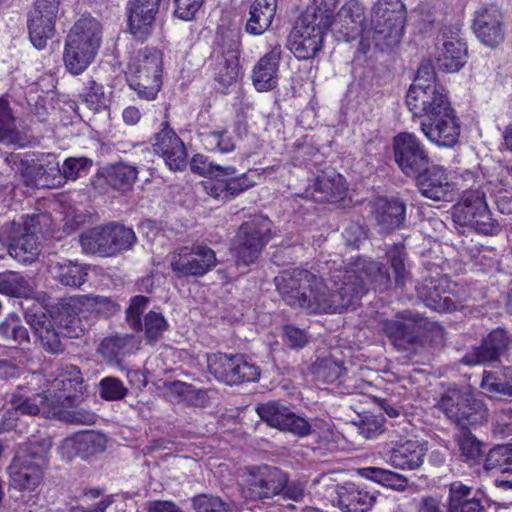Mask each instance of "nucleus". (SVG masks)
Instances as JSON below:
<instances>
[{"mask_svg": "<svg viewBox=\"0 0 512 512\" xmlns=\"http://www.w3.org/2000/svg\"><path fill=\"white\" fill-rule=\"evenodd\" d=\"M386 264L359 259L347 269H337L330 276V285L307 270L284 272L275 277V285L283 300L294 308L312 314L342 313L356 305L368 288L384 292L392 285L403 287L410 279L408 258L401 243L386 251Z\"/></svg>", "mask_w": 512, "mask_h": 512, "instance_id": "f257e3e1", "label": "nucleus"}, {"mask_svg": "<svg viewBox=\"0 0 512 512\" xmlns=\"http://www.w3.org/2000/svg\"><path fill=\"white\" fill-rule=\"evenodd\" d=\"M406 104L414 117L421 118L424 135L433 143L453 147L460 136V124L447 95L436 83L433 65L422 62L407 95Z\"/></svg>", "mask_w": 512, "mask_h": 512, "instance_id": "f03ea898", "label": "nucleus"}, {"mask_svg": "<svg viewBox=\"0 0 512 512\" xmlns=\"http://www.w3.org/2000/svg\"><path fill=\"white\" fill-rule=\"evenodd\" d=\"M101 25L94 18H81L66 37L63 61L74 75L82 73L94 60L101 42Z\"/></svg>", "mask_w": 512, "mask_h": 512, "instance_id": "7ed1b4c3", "label": "nucleus"}, {"mask_svg": "<svg viewBox=\"0 0 512 512\" xmlns=\"http://www.w3.org/2000/svg\"><path fill=\"white\" fill-rule=\"evenodd\" d=\"M436 407L457 428L481 426L489 420L487 405L475 396L470 386L450 387L437 400Z\"/></svg>", "mask_w": 512, "mask_h": 512, "instance_id": "20e7f679", "label": "nucleus"}, {"mask_svg": "<svg viewBox=\"0 0 512 512\" xmlns=\"http://www.w3.org/2000/svg\"><path fill=\"white\" fill-rule=\"evenodd\" d=\"M382 330L389 342L399 351H411L422 347L427 331L438 334H443L444 331L438 323L412 310H403L393 319H386L382 324Z\"/></svg>", "mask_w": 512, "mask_h": 512, "instance_id": "39448f33", "label": "nucleus"}, {"mask_svg": "<svg viewBox=\"0 0 512 512\" xmlns=\"http://www.w3.org/2000/svg\"><path fill=\"white\" fill-rule=\"evenodd\" d=\"M38 215H22L0 228V242L7 247L15 260L31 264L41 253V242L37 236Z\"/></svg>", "mask_w": 512, "mask_h": 512, "instance_id": "423d86ee", "label": "nucleus"}, {"mask_svg": "<svg viewBox=\"0 0 512 512\" xmlns=\"http://www.w3.org/2000/svg\"><path fill=\"white\" fill-rule=\"evenodd\" d=\"M372 40L380 51L397 46L402 39L407 9L401 0H377L373 6Z\"/></svg>", "mask_w": 512, "mask_h": 512, "instance_id": "0eeeda50", "label": "nucleus"}, {"mask_svg": "<svg viewBox=\"0 0 512 512\" xmlns=\"http://www.w3.org/2000/svg\"><path fill=\"white\" fill-rule=\"evenodd\" d=\"M285 484V472L278 467L262 464L246 467L238 485L245 501L270 505L280 495Z\"/></svg>", "mask_w": 512, "mask_h": 512, "instance_id": "6e6552de", "label": "nucleus"}, {"mask_svg": "<svg viewBox=\"0 0 512 512\" xmlns=\"http://www.w3.org/2000/svg\"><path fill=\"white\" fill-rule=\"evenodd\" d=\"M452 218L455 224L483 235H496L500 231L488 208L485 193L479 189L463 193L461 200L452 208Z\"/></svg>", "mask_w": 512, "mask_h": 512, "instance_id": "1a4fd4ad", "label": "nucleus"}, {"mask_svg": "<svg viewBox=\"0 0 512 512\" xmlns=\"http://www.w3.org/2000/svg\"><path fill=\"white\" fill-rule=\"evenodd\" d=\"M328 29L326 18L305 10L288 36L287 47L300 60L312 59L322 49Z\"/></svg>", "mask_w": 512, "mask_h": 512, "instance_id": "9d476101", "label": "nucleus"}, {"mask_svg": "<svg viewBox=\"0 0 512 512\" xmlns=\"http://www.w3.org/2000/svg\"><path fill=\"white\" fill-rule=\"evenodd\" d=\"M162 56L157 50L146 49L129 66L127 81L138 97L153 100L161 85Z\"/></svg>", "mask_w": 512, "mask_h": 512, "instance_id": "9b49d317", "label": "nucleus"}, {"mask_svg": "<svg viewBox=\"0 0 512 512\" xmlns=\"http://www.w3.org/2000/svg\"><path fill=\"white\" fill-rule=\"evenodd\" d=\"M271 228V221L262 215L241 224L234 242L238 265L248 266L258 259L262 249L271 239Z\"/></svg>", "mask_w": 512, "mask_h": 512, "instance_id": "f8f14e48", "label": "nucleus"}, {"mask_svg": "<svg viewBox=\"0 0 512 512\" xmlns=\"http://www.w3.org/2000/svg\"><path fill=\"white\" fill-rule=\"evenodd\" d=\"M207 364L210 374L231 386L255 382L260 377V368L242 354L213 353L207 356Z\"/></svg>", "mask_w": 512, "mask_h": 512, "instance_id": "ddd939ff", "label": "nucleus"}, {"mask_svg": "<svg viewBox=\"0 0 512 512\" xmlns=\"http://www.w3.org/2000/svg\"><path fill=\"white\" fill-rule=\"evenodd\" d=\"M472 28L476 37L490 48L499 46L505 40L506 15L497 2H485L473 13Z\"/></svg>", "mask_w": 512, "mask_h": 512, "instance_id": "4468645a", "label": "nucleus"}, {"mask_svg": "<svg viewBox=\"0 0 512 512\" xmlns=\"http://www.w3.org/2000/svg\"><path fill=\"white\" fill-rule=\"evenodd\" d=\"M23 315L46 353L59 355L65 351L64 340L69 337H66L63 330L51 321L40 305L25 308Z\"/></svg>", "mask_w": 512, "mask_h": 512, "instance_id": "2eb2a0df", "label": "nucleus"}, {"mask_svg": "<svg viewBox=\"0 0 512 512\" xmlns=\"http://www.w3.org/2000/svg\"><path fill=\"white\" fill-rule=\"evenodd\" d=\"M394 159L408 177H416L428 166L430 158L420 139L409 132H401L393 139Z\"/></svg>", "mask_w": 512, "mask_h": 512, "instance_id": "dca6fc26", "label": "nucleus"}, {"mask_svg": "<svg viewBox=\"0 0 512 512\" xmlns=\"http://www.w3.org/2000/svg\"><path fill=\"white\" fill-rule=\"evenodd\" d=\"M215 252L204 245L183 247L175 253L170 261L171 268L177 277L203 276L215 267Z\"/></svg>", "mask_w": 512, "mask_h": 512, "instance_id": "f3484780", "label": "nucleus"}, {"mask_svg": "<svg viewBox=\"0 0 512 512\" xmlns=\"http://www.w3.org/2000/svg\"><path fill=\"white\" fill-rule=\"evenodd\" d=\"M261 420L269 426L290 432L298 437H306L313 433L312 425L303 417L296 415L280 402H268L256 409Z\"/></svg>", "mask_w": 512, "mask_h": 512, "instance_id": "a211bd4d", "label": "nucleus"}, {"mask_svg": "<svg viewBox=\"0 0 512 512\" xmlns=\"http://www.w3.org/2000/svg\"><path fill=\"white\" fill-rule=\"evenodd\" d=\"M437 63L441 70L458 72L467 62L468 50L458 29L444 27L441 29L437 42Z\"/></svg>", "mask_w": 512, "mask_h": 512, "instance_id": "6ab92c4d", "label": "nucleus"}, {"mask_svg": "<svg viewBox=\"0 0 512 512\" xmlns=\"http://www.w3.org/2000/svg\"><path fill=\"white\" fill-rule=\"evenodd\" d=\"M365 19L364 6L357 0H349L336 13L330 28L337 41L350 42L361 35Z\"/></svg>", "mask_w": 512, "mask_h": 512, "instance_id": "aec40b11", "label": "nucleus"}, {"mask_svg": "<svg viewBox=\"0 0 512 512\" xmlns=\"http://www.w3.org/2000/svg\"><path fill=\"white\" fill-rule=\"evenodd\" d=\"M161 126V130L155 134L154 151L171 171H183L188 164L185 145L168 122H163Z\"/></svg>", "mask_w": 512, "mask_h": 512, "instance_id": "412c9836", "label": "nucleus"}, {"mask_svg": "<svg viewBox=\"0 0 512 512\" xmlns=\"http://www.w3.org/2000/svg\"><path fill=\"white\" fill-rule=\"evenodd\" d=\"M510 339L502 328L493 329L479 346L467 352L461 363L468 366L497 362L508 351Z\"/></svg>", "mask_w": 512, "mask_h": 512, "instance_id": "4be33fe9", "label": "nucleus"}, {"mask_svg": "<svg viewBox=\"0 0 512 512\" xmlns=\"http://www.w3.org/2000/svg\"><path fill=\"white\" fill-rule=\"evenodd\" d=\"M161 0H129L127 4L129 32L144 41L152 33Z\"/></svg>", "mask_w": 512, "mask_h": 512, "instance_id": "5701e85b", "label": "nucleus"}, {"mask_svg": "<svg viewBox=\"0 0 512 512\" xmlns=\"http://www.w3.org/2000/svg\"><path fill=\"white\" fill-rule=\"evenodd\" d=\"M417 186L426 198L434 201H452L454 184L449 180L446 171L437 165L426 166L418 175Z\"/></svg>", "mask_w": 512, "mask_h": 512, "instance_id": "b1692460", "label": "nucleus"}, {"mask_svg": "<svg viewBox=\"0 0 512 512\" xmlns=\"http://www.w3.org/2000/svg\"><path fill=\"white\" fill-rule=\"evenodd\" d=\"M107 438L104 434L96 431H86L66 438L60 446L61 454L70 460L79 456L83 460H90L93 456L106 450Z\"/></svg>", "mask_w": 512, "mask_h": 512, "instance_id": "393cba45", "label": "nucleus"}, {"mask_svg": "<svg viewBox=\"0 0 512 512\" xmlns=\"http://www.w3.org/2000/svg\"><path fill=\"white\" fill-rule=\"evenodd\" d=\"M84 309L81 296L61 299L50 314V319L66 337L78 338L84 333L79 312Z\"/></svg>", "mask_w": 512, "mask_h": 512, "instance_id": "a878e982", "label": "nucleus"}, {"mask_svg": "<svg viewBox=\"0 0 512 512\" xmlns=\"http://www.w3.org/2000/svg\"><path fill=\"white\" fill-rule=\"evenodd\" d=\"M373 215L381 232L391 233L405 226L406 204L398 198H377Z\"/></svg>", "mask_w": 512, "mask_h": 512, "instance_id": "bb28decb", "label": "nucleus"}, {"mask_svg": "<svg viewBox=\"0 0 512 512\" xmlns=\"http://www.w3.org/2000/svg\"><path fill=\"white\" fill-rule=\"evenodd\" d=\"M375 500V495L366 489L354 483H345L336 486L335 496L331 501L344 512H367Z\"/></svg>", "mask_w": 512, "mask_h": 512, "instance_id": "cd10ccee", "label": "nucleus"}, {"mask_svg": "<svg viewBox=\"0 0 512 512\" xmlns=\"http://www.w3.org/2000/svg\"><path fill=\"white\" fill-rule=\"evenodd\" d=\"M7 471L12 488L34 492L43 481L45 469L30 464L26 459L14 456Z\"/></svg>", "mask_w": 512, "mask_h": 512, "instance_id": "c85d7f7f", "label": "nucleus"}, {"mask_svg": "<svg viewBox=\"0 0 512 512\" xmlns=\"http://www.w3.org/2000/svg\"><path fill=\"white\" fill-rule=\"evenodd\" d=\"M312 189L311 195L315 201L336 203L345 198L347 185L340 174L330 171L318 175L312 184Z\"/></svg>", "mask_w": 512, "mask_h": 512, "instance_id": "c756f323", "label": "nucleus"}, {"mask_svg": "<svg viewBox=\"0 0 512 512\" xmlns=\"http://www.w3.org/2000/svg\"><path fill=\"white\" fill-rule=\"evenodd\" d=\"M426 451L418 440L398 441L390 450V462L396 468L414 470L423 464Z\"/></svg>", "mask_w": 512, "mask_h": 512, "instance_id": "7c9ffc66", "label": "nucleus"}, {"mask_svg": "<svg viewBox=\"0 0 512 512\" xmlns=\"http://www.w3.org/2000/svg\"><path fill=\"white\" fill-rule=\"evenodd\" d=\"M281 53L280 47H274L254 66L252 80L258 91H269L277 86Z\"/></svg>", "mask_w": 512, "mask_h": 512, "instance_id": "2f4dec72", "label": "nucleus"}, {"mask_svg": "<svg viewBox=\"0 0 512 512\" xmlns=\"http://www.w3.org/2000/svg\"><path fill=\"white\" fill-rule=\"evenodd\" d=\"M252 174L254 172L243 173L240 176H235V174L219 176L216 182H206L205 188L211 196L229 200L255 185Z\"/></svg>", "mask_w": 512, "mask_h": 512, "instance_id": "473e14b6", "label": "nucleus"}, {"mask_svg": "<svg viewBox=\"0 0 512 512\" xmlns=\"http://www.w3.org/2000/svg\"><path fill=\"white\" fill-rule=\"evenodd\" d=\"M418 298L430 309L440 313L456 311L460 303L454 301L449 295L440 290L438 281L427 278L416 285Z\"/></svg>", "mask_w": 512, "mask_h": 512, "instance_id": "72a5a7b5", "label": "nucleus"}, {"mask_svg": "<svg viewBox=\"0 0 512 512\" xmlns=\"http://www.w3.org/2000/svg\"><path fill=\"white\" fill-rule=\"evenodd\" d=\"M214 63V79L224 88L232 85L238 78L239 59L235 48L219 49L211 54Z\"/></svg>", "mask_w": 512, "mask_h": 512, "instance_id": "f704fd0d", "label": "nucleus"}, {"mask_svg": "<svg viewBox=\"0 0 512 512\" xmlns=\"http://www.w3.org/2000/svg\"><path fill=\"white\" fill-rule=\"evenodd\" d=\"M312 371L315 377L323 383H337L343 385L347 393H353L359 385L351 384L352 379L346 377V369L343 367V362L336 361L332 358L318 359L312 366Z\"/></svg>", "mask_w": 512, "mask_h": 512, "instance_id": "c9c22d12", "label": "nucleus"}, {"mask_svg": "<svg viewBox=\"0 0 512 512\" xmlns=\"http://www.w3.org/2000/svg\"><path fill=\"white\" fill-rule=\"evenodd\" d=\"M470 427L459 428L454 440L458 446L461 460L469 466H475L484 460L486 445L472 433Z\"/></svg>", "mask_w": 512, "mask_h": 512, "instance_id": "e433bc0d", "label": "nucleus"}, {"mask_svg": "<svg viewBox=\"0 0 512 512\" xmlns=\"http://www.w3.org/2000/svg\"><path fill=\"white\" fill-rule=\"evenodd\" d=\"M49 271L59 283L72 288L81 287L88 277L86 266L67 259L51 262Z\"/></svg>", "mask_w": 512, "mask_h": 512, "instance_id": "4c0bfd02", "label": "nucleus"}, {"mask_svg": "<svg viewBox=\"0 0 512 512\" xmlns=\"http://www.w3.org/2000/svg\"><path fill=\"white\" fill-rule=\"evenodd\" d=\"M277 8V0H255L250 7V17L246 23V32L261 35L271 25Z\"/></svg>", "mask_w": 512, "mask_h": 512, "instance_id": "58836bf2", "label": "nucleus"}, {"mask_svg": "<svg viewBox=\"0 0 512 512\" xmlns=\"http://www.w3.org/2000/svg\"><path fill=\"white\" fill-rule=\"evenodd\" d=\"M55 22L56 19H50V16L28 13L29 38L35 48L41 50L46 47L47 41L55 34Z\"/></svg>", "mask_w": 512, "mask_h": 512, "instance_id": "ea45409f", "label": "nucleus"}, {"mask_svg": "<svg viewBox=\"0 0 512 512\" xmlns=\"http://www.w3.org/2000/svg\"><path fill=\"white\" fill-rule=\"evenodd\" d=\"M0 340L15 347L30 344L29 331L15 312L9 313L0 322Z\"/></svg>", "mask_w": 512, "mask_h": 512, "instance_id": "a19ab883", "label": "nucleus"}, {"mask_svg": "<svg viewBox=\"0 0 512 512\" xmlns=\"http://www.w3.org/2000/svg\"><path fill=\"white\" fill-rule=\"evenodd\" d=\"M51 447L52 439L50 437H33L32 439H29L15 457L26 459L30 464L46 469L48 464V454Z\"/></svg>", "mask_w": 512, "mask_h": 512, "instance_id": "79ce46f5", "label": "nucleus"}, {"mask_svg": "<svg viewBox=\"0 0 512 512\" xmlns=\"http://www.w3.org/2000/svg\"><path fill=\"white\" fill-rule=\"evenodd\" d=\"M43 165V155L36 159L33 157L18 159L16 157L13 169L22 176L26 186L38 188L47 186V181L43 178Z\"/></svg>", "mask_w": 512, "mask_h": 512, "instance_id": "37998d69", "label": "nucleus"}, {"mask_svg": "<svg viewBox=\"0 0 512 512\" xmlns=\"http://www.w3.org/2000/svg\"><path fill=\"white\" fill-rule=\"evenodd\" d=\"M109 240L108 225L92 228L80 236L83 251L87 254H98L100 256H111Z\"/></svg>", "mask_w": 512, "mask_h": 512, "instance_id": "c03bdc74", "label": "nucleus"}, {"mask_svg": "<svg viewBox=\"0 0 512 512\" xmlns=\"http://www.w3.org/2000/svg\"><path fill=\"white\" fill-rule=\"evenodd\" d=\"M138 175L137 167L118 162L106 168V181L114 189L126 191L135 183Z\"/></svg>", "mask_w": 512, "mask_h": 512, "instance_id": "a18cd8bd", "label": "nucleus"}, {"mask_svg": "<svg viewBox=\"0 0 512 512\" xmlns=\"http://www.w3.org/2000/svg\"><path fill=\"white\" fill-rule=\"evenodd\" d=\"M15 122L9 102L4 97H0V143L23 145V138Z\"/></svg>", "mask_w": 512, "mask_h": 512, "instance_id": "49530a36", "label": "nucleus"}, {"mask_svg": "<svg viewBox=\"0 0 512 512\" xmlns=\"http://www.w3.org/2000/svg\"><path fill=\"white\" fill-rule=\"evenodd\" d=\"M0 293L16 298H28L33 294L29 281L19 272L0 273Z\"/></svg>", "mask_w": 512, "mask_h": 512, "instance_id": "de8ad7c7", "label": "nucleus"}, {"mask_svg": "<svg viewBox=\"0 0 512 512\" xmlns=\"http://www.w3.org/2000/svg\"><path fill=\"white\" fill-rule=\"evenodd\" d=\"M484 469L497 470L503 475H512V444H499L492 447L485 455Z\"/></svg>", "mask_w": 512, "mask_h": 512, "instance_id": "09e8293b", "label": "nucleus"}, {"mask_svg": "<svg viewBox=\"0 0 512 512\" xmlns=\"http://www.w3.org/2000/svg\"><path fill=\"white\" fill-rule=\"evenodd\" d=\"M385 418L383 414L371 410L357 412V416L352 420V424L356 426L358 433L365 439H373L384 431Z\"/></svg>", "mask_w": 512, "mask_h": 512, "instance_id": "8fccbe9b", "label": "nucleus"}, {"mask_svg": "<svg viewBox=\"0 0 512 512\" xmlns=\"http://www.w3.org/2000/svg\"><path fill=\"white\" fill-rule=\"evenodd\" d=\"M79 97L82 103L94 113L107 109L109 105V97L105 94L103 85L92 78L83 83Z\"/></svg>", "mask_w": 512, "mask_h": 512, "instance_id": "3c124183", "label": "nucleus"}, {"mask_svg": "<svg viewBox=\"0 0 512 512\" xmlns=\"http://www.w3.org/2000/svg\"><path fill=\"white\" fill-rule=\"evenodd\" d=\"M191 171L203 177L210 178L209 183L216 182L219 176L236 174L234 166H221L210 162L208 158L202 154L193 156L190 162Z\"/></svg>", "mask_w": 512, "mask_h": 512, "instance_id": "603ef678", "label": "nucleus"}, {"mask_svg": "<svg viewBox=\"0 0 512 512\" xmlns=\"http://www.w3.org/2000/svg\"><path fill=\"white\" fill-rule=\"evenodd\" d=\"M131 335H115L106 337L98 351L109 362L119 363L127 353V346L132 341Z\"/></svg>", "mask_w": 512, "mask_h": 512, "instance_id": "864d4df0", "label": "nucleus"}, {"mask_svg": "<svg viewBox=\"0 0 512 512\" xmlns=\"http://www.w3.org/2000/svg\"><path fill=\"white\" fill-rule=\"evenodd\" d=\"M480 387L490 396L502 395L506 397L512 396V377H508L504 372L502 375H496L493 372L485 371L483 373Z\"/></svg>", "mask_w": 512, "mask_h": 512, "instance_id": "5fc2aeb1", "label": "nucleus"}, {"mask_svg": "<svg viewBox=\"0 0 512 512\" xmlns=\"http://www.w3.org/2000/svg\"><path fill=\"white\" fill-rule=\"evenodd\" d=\"M109 243L111 244V256L130 249L136 241V236L131 228L119 224H109Z\"/></svg>", "mask_w": 512, "mask_h": 512, "instance_id": "6e6d98bb", "label": "nucleus"}, {"mask_svg": "<svg viewBox=\"0 0 512 512\" xmlns=\"http://www.w3.org/2000/svg\"><path fill=\"white\" fill-rule=\"evenodd\" d=\"M366 476L379 484L397 491H404L408 485V480L405 476L378 467L367 468Z\"/></svg>", "mask_w": 512, "mask_h": 512, "instance_id": "4d7b16f0", "label": "nucleus"}, {"mask_svg": "<svg viewBox=\"0 0 512 512\" xmlns=\"http://www.w3.org/2000/svg\"><path fill=\"white\" fill-rule=\"evenodd\" d=\"M81 299L84 309L104 318H109L120 310V306L110 297L82 295Z\"/></svg>", "mask_w": 512, "mask_h": 512, "instance_id": "13d9d810", "label": "nucleus"}, {"mask_svg": "<svg viewBox=\"0 0 512 512\" xmlns=\"http://www.w3.org/2000/svg\"><path fill=\"white\" fill-rule=\"evenodd\" d=\"M168 323L160 312L149 311L142 323V330L148 343L153 344L162 338L163 333L167 330Z\"/></svg>", "mask_w": 512, "mask_h": 512, "instance_id": "bf43d9fd", "label": "nucleus"}, {"mask_svg": "<svg viewBox=\"0 0 512 512\" xmlns=\"http://www.w3.org/2000/svg\"><path fill=\"white\" fill-rule=\"evenodd\" d=\"M128 393L123 382L116 377H105L99 383V394L107 401L122 400Z\"/></svg>", "mask_w": 512, "mask_h": 512, "instance_id": "052dcab7", "label": "nucleus"}, {"mask_svg": "<svg viewBox=\"0 0 512 512\" xmlns=\"http://www.w3.org/2000/svg\"><path fill=\"white\" fill-rule=\"evenodd\" d=\"M148 302L149 298L143 295H137L131 299L130 305L126 309V321L129 327L134 331L138 332L142 330L141 315L144 313Z\"/></svg>", "mask_w": 512, "mask_h": 512, "instance_id": "680f3d73", "label": "nucleus"}, {"mask_svg": "<svg viewBox=\"0 0 512 512\" xmlns=\"http://www.w3.org/2000/svg\"><path fill=\"white\" fill-rule=\"evenodd\" d=\"M203 141L211 150L217 149L222 153L232 152L235 143L227 130H215L203 135Z\"/></svg>", "mask_w": 512, "mask_h": 512, "instance_id": "e2e57ef3", "label": "nucleus"}, {"mask_svg": "<svg viewBox=\"0 0 512 512\" xmlns=\"http://www.w3.org/2000/svg\"><path fill=\"white\" fill-rule=\"evenodd\" d=\"M76 402H72L70 405L65 406L68 410L61 412V419L67 423L78 424V425H91L94 424L97 415L90 410L75 405Z\"/></svg>", "mask_w": 512, "mask_h": 512, "instance_id": "0e129e2a", "label": "nucleus"}, {"mask_svg": "<svg viewBox=\"0 0 512 512\" xmlns=\"http://www.w3.org/2000/svg\"><path fill=\"white\" fill-rule=\"evenodd\" d=\"M472 493V487L464 485L460 481L450 484L447 512H457L458 508L469 501Z\"/></svg>", "mask_w": 512, "mask_h": 512, "instance_id": "69168bd1", "label": "nucleus"}, {"mask_svg": "<svg viewBox=\"0 0 512 512\" xmlns=\"http://www.w3.org/2000/svg\"><path fill=\"white\" fill-rule=\"evenodd\" d=\"M472 493V487L464 485L460 481L450 484L447 512H457L458 508L469 501Z\"/></svg>", "mask_w": 512, "mask_h": 512, "instance_id": "338daca9", "label": "nucleus"}, {"mask_svg": "<svg viewBox=\"0 0 512 512\" xmlns=\"http://www.w3.org/2000/svg\"><path fill=\"white\" fill-rule=\"evenodd\" d=\"M192 502L196 512H231L230 505L219 497L198 495Z\"/></svg>", "mask_w": 512, "mask_h": 512, "instance_id": "774afa93", "label": "nucleus"}]
</instances>
